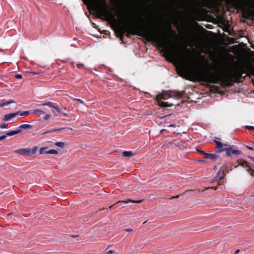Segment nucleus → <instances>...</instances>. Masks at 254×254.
I'll list each match as a JSON object with an SVG mask.
<instances>
[{
  "label": "nucleus",
  "instance_id": "2f4dec72",
  "mask_svg": "<svg viewBox=\"0 0 254 254\" xmlns=\"http://www.w3.org/2000/svg\"><path fill=\"white\" fill-rule=\"evenodd\" d=\"M245 146H246V147L247 148H248L249 150H254V147H251V146H248V145H246Z\"/></svg>",
  "mask_w": 254,
  "mask_h": 254
},
{
  "label": "nucleus",
  "instance_id": "9d476101",
  "mask_svg": "<svg viewBox=\"0 0 254 254\" xmlns=\"http://www.w3.org/2000/svg\"><path fill=\"white\" fill-rule=\"evenodd\" d=\"M226 175V173L224 172V170L222 171V172H219L218 173L217 179L218 180L219 182L218 183L219 185H221L223 184V181L224 177Z\"/></svg>",
  "mask_w": 254,
  "mask_h": 254
},
{
  "label": "nucleus",
  "instance_id": "aec40b11",
  "mask_svg": "<svg viewBox=\"0 0 254 254\" xmlns=\"http://www.w3.org/2000/svg\"><path fill=\"white\" fill-rule=\"evenodd\" d=\"M123 155L125 157H131L133 155V153L131 151H125L123 153Z\"/></svg>",
  "mask_w": 254,
  "mask_h": 254
},
{
  "label": "nucleus",
  "instance_id": "6ab92c4d",
  "mask_svg": "<svg viewBox=\"0 0 254 254\" xmlns=\"http://www.w3.org/2000/svg\"><path fill=\"white\" fill-rule=\"evenodd\" d=\"M254 167V165H252L249 169H247V171L252 176L254 177V170L252 168V167Z\"/></svg>",
  "mask_w": 254,
  "mask_h": 254
},
{
  "label": "nucleus",
  "instance_id": "c85d7f7f",
  "mask_svg": "<svg viewBox=\"0 0 254 254\" xmlns=\"http://www.w3.org/2000/svg\"><path fill=\"white\" fill-rule=\"evenodd\" d=\"M7 125L6 124H2L0 125V127L2 128H7Z\"/></svg>",
  "mask_w": 254,
  "mask_h": 254
},
{
  "label": "nucleus",
  "instance_id": "2eb2a0df",
  "mask_svg": "<svg viewBox=\"0 0 254 254\" xmlns=\"http://www.w3.org/2000/svg\"><path fill=\"white\" fill-rule=\"evenodd\" d=\"M43 106H47L51 108H53L56 109V108H58V106H55V104L51 102H48L47 103H45L42 104Z\"/></svg>",
  "mask_w": 254,
  "mask_h": 254
},
{
  "label": "nucleus",
  "instance_id": "72a5a7b5",
  "mask_svg": "<svg viewBox=\"0 0 254 254\" xmlns=\"http://www.w3.org/2000/svg\"><path fill=\"white\" fill-rule=\"evenodd\" d=\"M29 73L32 74L33 75H38V74H39L40 73V72L31 71V72H29Z\"/></svg>",
  "mask_w": 254,
  "mask_h": 254
},
{
  "label": "nucleus",
  "instance_id": "9b49d317",
  "mask_svg": "<svg viewBox=\"0 0 254 254\" xmlns=\"http://www.w3.org/2000/svg\"><path fill=\"white\" fill-rule=\"evenodd\" d=\"M32 128V126H31V125H29V124L22 125L18 127V129H17V134L21 133L22 129H31Z\"/></svg>",
  "mask_w": 254,
  "mask_h": 254
},
{
  "label": "nucleus",
  "instance_id": "ea45409f",
  "mask_svg": "<svg viewBox=\"0 0 254 254\" xmlns=\"http://www.w3.org/2000/svg\"><path fill=\"white\" fill-rule=\"evenodd\" d=\"M240 252V250H237L235 252V254H238V253H239Z\"/></svg>",
  "mask_w": 254,
  "mask_h": 254
},
{
  "label": "nucleus",
  "instance_id": "8fccbe9b",
  "mask_svg": "<svg viewBox=\"0 0 254 254\" xmlns=\"http://www.w3.org/2000/svg\"><path fill=\"white\" fill-rule=\"evenodd\" d=\"M181 68H184V67H183V66L182 65H181Z\"/></svg>",
  "mask_w": 254,
  "mask_h": 254
},
{
  "label": "nucleus",
  "instance_id": "a18cd8bd",
  "mask_svg": "<svg viewBox=\"0 0 254 254\" xmlns=\"http://www.w3.org/2000/svg\"><path fill=\"white\" fill-rule=\"evenodd\" d=\"M169 127H175V125H170Z\"/></svg>",
  "mask_w": 254,
  "mask_h": 254
},
{
  "label": "nucleus",
  "instance_id": "864d4df0",
  "mask_svg": "<svg viewBox=\"0 0 254 254\" xmlns=\"http://www.w3.org/2000/svg\"><path fill=\"white\" fill-rule=\"evenodd\" d=\"M207 27V28H210V26Z\"/></svg>",
  "mask_w": 254,
  "mask_h": 254
},
{
  "label": "nucleus",
  "instance_id": "393cba45",
  "mask_svg": "<svg viewBox=\"0 0 254 254\" xmlns=\"http://www.w3.org/2000/svg\"><path fill=\"white\" fill-rule=\"evenodd\" d=\"M196 151L198 153H199V154H202V155H204L205 156H206V154H207V153H205L204 151H203V150H200V149H196Z\"/></svg>",
  "mask_w": 254,
  "mask_h": 254
},
{
  "label": "nucleus",
  "instance_id": "dca6fc26",
  "mask_svg": "<svg viewBox=\"0 0 254 254\" xmlns=\"http://www.w3.org/2000/svg\"><path fill=\"white\" fill-rule=\"evenodd\" d=\"M29 114V111H26L24 112L17 111V116H20L22 117L26 116Z\"/></svg>",
  "mask_w": 254,
  "mask_h": 254
},
{
  "label": "nucleus",
  "instance_id": "e433bc0d",
  "mask_svg": "<svg viewBox=\"0 0 254 254\" xmlns=\"http://www.w3.org/2000/svg\"><path fill=\"white\" fill-rule=\"evenodd\" d=\"M124 230L125 231H127V232H132V230L131 229H130V228L126 229Z\"/></svg>",
  "mask_w": 254,
  "mask_h": 254
},
{
  "label": "nucleus",
  "instance_id": "37998d69",
  "mask_svg": "<svg viewBox=\"0 0 254 254\" xmlns=\"http://www.w3.org/2000/svg\"><path fill=\"white\" fill-rule=\"evenodd\" d=\"M249 158H251L253 161H254V157H250Z\"/></svg>",
  "mask_w": 254,
  "mask_h": 254
},
{
  "label": "nucleus",
  "instance_id": "cd10ccee",
  "mask_svg": "<svg viewBox=\"0 0 254 254\" xmlns=\"http://www.w3.org/2000/svg\"><path fill=\"white\" fill-rule=\"evenodd\" d=\"M10 103V102H5L1 103V104H0V106L3 107L4 106H6V105L9 104Z\"/></svg>",
  "mask_w": 254,
  "mask_h": 254
},
{
  "label": "nucleus",
  "instance_id": "79ce46f5",
  "mask_svg": "<svg viewBox=\"0 0 254 254\" xmlns=\"http://www.w3.org/2000/svg\"><path fill=\"white\" fill-rule=\"evenodd\" d=\"M53 113L54 114V115L55 116H57V114H56V113H55L54 111H53Z\"/></svg>",
  "mask_w": 254,
  "mask_h": 254
},
{
  "label": "nucleus",
  "instance_id": "a211bd4d",
  "mask_svg": "<svg viewBox=\"0 0 254 254\" xmlns=\"http://www.w3.org/2000/svg\"><path fill=\"white\" fill-rule=\"evenodd\" d=\"M55 145L61 148H64L65 146V143L63 142H57L55 143Z\"/></svg>",
  "mask_w": 254,
  "mask_h": 254
},
{
  "label": "nucleus",
  "instance_id": "1a4fd4ad",
  "mask_svg": "<svg viewBox=\"0 0 254 254\" xmlns=\"http://www.w3.org/2000/svg\"><path fill=\"white\" fill-rule=\"evenodd\" d=\"M220 156L218 155V153L215 152V153L214 154H206V156H204V158L206 159H210L212 161H215L219 159Z\"/></svg>",
  "mask_w": 254,
  "mask_h": 254
},
{
  "label": "nucleus",
  "instance_id": "de8ad7c7",
  "mask_svg": "<svg viewBox=\"0 0 254 254\" xmlns=\"http://www.w3.org/2000/svg\"><path fill=\"white\" fill-rule=\"evenodd\" d=\"M193 191L192 190H187V191Z\"/></svg>",
  "mask_w": 254,
  "mask_h": 254
},
{
  "label": "nucleus",
  "instance_id": "4c0bfd02",
  "mask_svg": "<svg viewBox=\"0 0 254 254\" xmlns=\"http://www.w3.org/2000/svg\"><path fill=\"white\" fill-rule=\"evenodd\" d=\"M114 253V252L112 250H110L108 252H107L108 254H113Z\"/></svg>",
  "mask_w": 254,
  "mask_h": 254
},
{
  "label": "nucleus",
  "instance_id": "7c9ffc66",
  "mask_svg": "<svg viewBox=\"0 0 254 254\" xmlns=\"http://www.w3.org/2000/svg\"><path fill=\"white\" fill-rule=\"evenodd\" d=\"M168 31L170 32V33H175V32L174 31H173V30L171 28V26H169L168 27Z\"/></svg>",
  "mask_w": 254,
  "mask_h": 254
},
{
  "label": "nucleus",
  "instance_id": "4468645a",
  "mask_svg": "<svg viewBox=\"0 0 254 254\" xmlns=\"http://www.w3.org/2000/svg\"><path fill=\"white\" fill-rule=\"evenodd\" d=\"M56 110L57 111V112H58L59 114H61L62 115H63L65 117H67V114L64 112V111H65L66 110V109L65 108H64L63 110H61L58 107V108H56Z\"/></svg>",
  "mask_w": 254,
  "mask_h": 254
},
{
  "label": "nucleus",
  "instance_id": "39448f33",
  "mask_svg": "<svg viewBox=\"0 0 254 254\" xmlns=\"http://www.w3.org/2000/svg\"><path fill=\"white\" fill-rule=\"evenodd\" d=\"M38 147L34 146L32 148H25L17 150V153L21 155L31 156L36 153Z\"/></svg>",
  "mask_w": 254,
  "mask_h": 254
},
{
  "label": "nucleus",
  "instance_id": "6e6552de",
  "mask_svg": "<svg viewBox=\"0 0 254 254\" xmlns=\"http://www.w3.org/2000/svg\"><path fill=\"white\" fill-rule=\"evenodd\" d=\"M226 153L227 156H230L232 154L240 155L241 154V152L238 150L233 149L231 146L229 145V147L227 148Z\"/></svg>",
  "mask_w": 254,
  "mask_h": 254
},
{
  "label": "nucleus",
  "instance_id": "a878e982",
  "mask_svg": "<svg viewBox=\"0 0 254 254\" xmlns=\"http://www.w3.org/2000/svg\"><path fill=\"white\" fill-rule=\"evenodd\" d=\"M26 74H17V79H21L24 76H25Z\"/></svg>",
  "mask_w": 254,
  "mask_h": 254
},
{
  "label": "nucleus",
  "instance_id": "f704fd0d",
  "mask_svg": "<svg viewBox=\"0 0 254 254\" xmlns=\"http://www.w3.org/2000/svg\"><path fill=\"white\" fill-rule=\"evenodd\" d=\"M6 137V135H2L1 136H0V141H2V140H3L4 139H5Z\"/></svg>",
  "mask_w": 254,
  "mask_h": 254
},
{
  "label": "nucleus",
  "instance_id": "a19ab883",
  "mask_svg": "<svg viewBox=\"0 0 254 254\" xmlns=\"http://www.w3.org/2000/svg\"><path fill=\"white\" fill-rule=\"evenodd\" d=\"M251 72H253V74L254 75V68L252 69V70L251 71Z\"/></svg>",
  "mask_w": 254,
  "mask_h": 254
},
{
  "label": "nucleus",
  "instance_id": "412c9836",
  "mask_svg": "<svg viewBox=\"0 0 254 254\" xmlns=\"http://www.w3.org/2000/svg\"><path fill=\"white\" fill-rule=\"evenodd\" d=\"M47 154H58V152L55 149H50L48 150V151L47 152Z\"/></svg>",
  "mask_w": 254,
  "mask_h": 254
},
{
  "label": "nucleus",
  "instance_id": "5701e85b",
  "mask_svg": "<svg viewBox=\"0 0 254 254\" xmlns=\"http://www.w3.org/2000/svg\"><path fill=\"white\" fill-rule=\"evenodd\" d=\"M65 129H69V128H66V127H62V128H56V129H53L52 130V131H59L63 130ZM70 129H71V128H70Z\"/></svg>",
  "mask_w": 254,
  "mask_h": 254
},
{
  "label": "nucleus",
  "instance_id": "5fc2aeb1",
  "mask_svg": "<svg viewBox=\"0 0 254 254\" xmlns=\"http://www.w3.org/2000/svg\"><path fill=\"white\" fill-rule=\"evenodd\" d=\"M252 196L254 197V193L253 194Z\"/></svg>",
  "mask_w": 254,
  "mask_h": 254
},
{
  "label": "nucleus",
  "instance_id": "f257e3e1",
  "mask_svg": "<svg viewBox=\"0 0 254 254\" xmlns=\"http://www.w3.org/2000/svg\"><path fill=\"white\" fill-rule=\"evenodd\" d=\"M126 32L129 37L130 34L137 35L145 39L148 42H153L161 47L166 49L167 55L176 60L181 61L189 60L191 52L186 47L180 46L175 50L168 47V44L172 43L168 33L164 31H156L144 26L135 24H127L121 28L118 31L119 37L123 39Z\"/></svg>",
  "mask_w": 254,
  "mask_h": 254
},
{
  "label": "nucleus",
  "instance_id": "c9c22d12",
  "mask_svg": "<svg viewBox=\"0 0 254 254\" xmlns=\"http://www.w3.org/2000/svg\"><path fill=\"white\" fill-rule=\"evenodd\" d=\"M50 117V115H47L45 116V118H44V120H48Z\"/></svg>",
  "mask_w": 254,
  "mask_h": 254
},
{
  "label": "nucleus",
  "instance_id": "49530a36",
  "mask_svg": "<svg viewBox=\"0 0 254 254\" xmlns=\"http://www.w3.org/2000/svg\"><path fill=\"white\" fill-rule=\"evenodd\" d=\"M216 188H217L216 187H212V189H214V190H216Z\"/></svg>",
  "mask_w": 254,
  "mask_h": 254
},
{
  "label": "nucleus",
  "instance_id": "58836bf2",
  "mask_svg": "<svg viewBox=\"0 0 254 254\" xmlns=\"http://www.w3.org/2000/svg\"><path fill=\"white\" fill-rule=\"evenodd\" d=\"M179 196H180L179 195H176L175 196L173 197L172 198H178L179 197Z\"/></svg>",
  "mask_w": 254,
  "mask_h": 254
},
{
  "label": "nucleus",
  "instance_id": "b1692460",
  "mask_svg": "<svg viewBox=\"0 0 254 254\" xmlns=\"http://www.w3.org/2000/svg\"><path fill=\"white\" fill-rule=\"evenodd\" d=\"M6 135L10 136V135H13L16 134V130H12L11 131H9L7 132L6 134Z\"/></svg>",
  "mask_w": 254,
  "mask_h": 254
},
{
  "label": "nucleus",
  "instance_id": "0eeeda50",
  "mask_svg": "<svg viewBox=\"0 0 254 254\" xmlns=\"http://www.w3.org/2000/svg\"><path fill=\"white\" fill-rule=\"evenodd\" d=\"M143 200H134L130 199H127L126 201H118L116 204H114L112 205L109 206V208H112L113 206L115 205H117V207L119 208H121V207H123L124 206H122L123 203H127L128 202H133V203H141L142 202Z\"/></svg>",
  "mask_w": 254,
  "mask_h": 254
},
{
  "label": "nucleus",
  "instance_id": "c756f323",
  "mask_svg": "<svg viewBox=\"0 0 254 254\" xmlns=\"http://www.w3.org/2000/svg\"><path fill=\"white\" fill-rule=\"evenodd\" d=\"M246 128L249 130H254V127H253V126H246Z\"/></svg>",
  "mask_w": 254,
  "mask_h": 254
},
{
  "label": "nucleus",
  "instance_id": "4be33fe9",
  "mask_svg": "<svg viewBox=\"0 0 254 254\" xmlns=\"http://www.w3.org/2000/svg\"><path fill=\"white\" fill-rule=\"evenodd\" d=\"M33 113L34 114H37L38 113H42V114H44V112L42 111L41 110H40V109H36V110H34L33 111Z\"/></svg>",
  "mask_w": 254,
  "mask_h": 254
},
{
  "label": "nucleus",
  "instance_id": "bb28decb",
  "mask_svg": "<svg viewBox=\"0 0 254 254\" xmlns=\"http://www.w3.org/2000/svg\"><path fill=\"white\" fill-rule=\"evenodd\" d=\"M73 100H75V101H78L80 103L83 104V105L84 104V102L80 99L73 98Z\"/></svg>",
  "mask_w": 254,
  "mask_h": 254
},
{
  "label": "nucleus",
  "instance_id": "20e7f679",
  "mask_svg": "<svg viewBox=\"0 0 254 254\" xmlns=\"http://www.w3.org/2000/svg\"><path fill=\"white\" fill-rule=\"evenodd\" d=\"M182 95L180 92L177 91H163L161 93L158 94L156 98L159 106L163 107H171L173 105L169 104L168 102L162 101V100H167L171 97L180 98Z\"/></svg>",
  "mask_w": 254,
  "mask_h": 254
},
{
  "label": "nucleus",
  "instance_id": "09e8293b",
  "mask_svg": "<svg viewBox=\"0 0 254 254\" xmlns=\"http://www.w3.org/2000/svg\"><path fill=\"white\" fill-rule=\"evenodd\" d=\"M11 215V214H10V213L8 214V216H10Z\"/></svg>",
  "mask_w": 254,
  "mask_h": 254
},
{
  "label": "nucleus",
  "instance_id": "f3484780",
  "mask_svg": "<svg viewBox=\"0 0 254 254\" xmlns=\"http://www.w3.org/2000/svg\"><path fill=\"white\" fill-rule=\"evenodd\" d=\"M48 148L47 147H43L40 149L39 153L40 154H47V152L48 151Z\"/></svg>",
  "mask_w": 254,
  "mask_h": 254
},
{
  "label": "nucleus",
  "instance_id": "ddd939ff",
  "mask_svg": "<svg viewBox=\"0 0 254 254\" xmlns=\"http://www.w3.org/2000/svg\"><path fill=\"white\" fill-rule=\"evenodd\" d=\"M16 116V113H10L5 115L3 119V120L6 121H10L12 118Z\"/></svg>",
  "mask_w": 254,
  "mask_h": 254
},
{
  "label": "nucleus",
  "instance_id": "423d86ee",
  "mask_svg": "<svg viewBox=\"0 0 254 254\" xmlns=\"http://www.w3.org/2000/svg\"><path fill=\"white\" fill-rule=\"evenodd\" d=\"M214 142L216 144V153H220L222 151H227V148L229 147V145L227 144L222 143V142L217 141L214 140Z\"/></svg>",
  "mask_w": 254,
  "mask_h": 254
},
{
  "label": "nucleus",
  "instance_id": "c03bdc74",
  "mask_svg": "<svg viewBox=\"0 0 254 254\" xmlns=\"http://www.w3.org/2000/svg\"><path fill=\"white\" fill-rule=\"evenodd\" d=\"M105 209V208H103L102 209H101L99 210V211H101L102 210Z\"/></svg>",
  "mask_w": 254,
  "mask_h": 254
},
{
  "label": "nucleus",
  "instance_id": "7ed1b4c3",
  "mask_svg": "<svg viewBox=\"0 0 254 254\" xmlns=\"http://www.w3.org/2000/svg\"><path fill=\"white\" fill-rule=\"evenodd\" d=\"M90 3H95V10L98 13V17L103 18L109 22H114L116 20L115 15L109 10V6L106 0H87Z\"/></svg>",
  "mask_w": 254,
  "mask_h": 254
},
{
  "label": "nucleus",
  "instance_id": "3c124183",
  "mask_svg": "<svg viewBox=\"0 0 254 254\" xmlns=\"http://www.w3.org/2000/svg\"><path fill=\"white\" fill-rule=\"evenodd\" d=\"M202 58L203 59H204V57L203 56H202Z\"/></svg>",
  "mask_w": 254,
  "mask_h": 254
},
{
  "label": "nucleus",
  "instance_id": "f03ea898",
  "mask_svg": "<svg viewBox=\"0 0 254 254\" xmlns=\"http://www.w3.org/2000/svg\"><path fill=\"white\" fill-rule=\"evenodd\" d=\"M247 73L245 68L240 66L235 69L231 76L226 77L223 70L220 69L217 72H212L211 70H194L192 72L195 79L200 82L206 83L218 84L221 83L223 86H230L233 79L235 82H241L245 79L246 76H243V74Z\"/></svg>",
  "mask_w": 254,
  "mask_h": 254
},
{
  "label": "nucleus",
  "instance_id": "f8f14e48",
  "mask_svg": "<svg viewBox=\"0 0 254 254\" xmlns=\"http://www.w3.org/2000/svg\"><path fill=\"white\" fill-rule=\"evenodd\" d=\"M238 163L239 165L246 168L247 169L251 166L249 163L243 159L238 160Z\"/></svg>",
  "mask_w": 254,
  "mask_h": 254
},
{
  "label": "nucleus",
  "instance_id": "473e14b6",
  "mask_svg": "<svg viewBox=\"0 0 254 254\" xmlns=\"http://www.w3.org/2000/svg\"><path fill=\"white\" fill-rule=\"evenodd\" d=\"M118 16L119 18L120 19H122L123 17V14L121 13V12L120 11L118 12Z\"/></svg>",
  "mask_w": 254,
  "mask_h": 254
},
{
  "label": "nucleus",
  "instance_id": "603ef678",
  "mask_svg": "<svg viewBox=\"0 0 254 254\" xmlns=\"http://www.w3.org/2000/svg\"><path fill=\"white\" fill-rule=\"evenodd\" d=\"M207 27V28H210V26Z\"/></svg>",
  "mask_w": 254,
  "mask_h": 254
}]
</instances>
